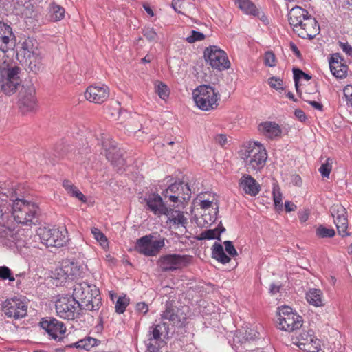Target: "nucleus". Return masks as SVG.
<instances>
[{
    "label": "nucleus",
    "mask_w": 352,
    "mask_h": 352,
    "mask_svg": "<svg viewBox=\"0 0 352 352\" xmlns=\"http://www.w3.org/2000/svg\"><path fill=\"white\" fill-rule=\"evenodd\" d=\"M63 186L70 196L76 197L84 203L87 201L86 197L70 181L64 180Z\"/></svg>",
    "instance_id": "obj_33"
},
{
    "label": "nucleus",
    "mask_w": 352,
    "mask_h": 352,
    "mask_svg": "<svg viewBox=\"0 0 352 352\" xmlns=\"http://www.w3.org/2000/svg\"><path fill=\"white\" fill-rule=\"evenodd\" d=\"M239 8L247 14L259 16L260 11L250 0H234Z\"/></svg>",
    "instance_id": "obj_32"
},
{
    "label": "nucleus",
    "mask_w": 352,
    "mask_h": 352,
    "mask_svg": "<svg viewBox=\"0 0 352 352\" xmlns=\"http://www.w3.org/2000/svg\"><path fill=\"white\" fill-rule=\"evenodd\" d=\"M212 257L222 264L230 261V258L226 254L222 245L219 243H214L212 247Z\"/></svg>",
    "instance_id": "obj_31"
},
{
    "label": "nucleus",
    "mask_w": 352,
    "mask_h": 352,
    "mask_svg": "<svg viewBox=\"0 0 352 352\" xmlns=\"http://www.w3.org/2000/svg\"><path fill=\"white\" fill-rule=\"evenodd\" d=\"M309 16V12L299 6L293 8L288 14V20L293 30L296 34L298 28H303L302 24Z\"/></svg>",
    "instance_id": "obj_20"
},
{
    "label": "nucleus",
    "mask_w": 352,
    "mask_h": 352,
    "mask_svg": "<svg viewBox=\"0 0 352 352\" xmlns=\"http://www.w3.org/2000/svg\"><path fill=\"white\" fill-rule=\"evenodd\" d=\"M188 261V256L172 254L161 256L157 261V265L163 272H168L186 266Z\"/></svg>",
    "instance_id": "obj_11"
},
{
    "label": "nucleus",
    "mask_w": 352,
    "mask_h": 352,
    "mask_svg": "<svg viewBox=\"0 0 352 352\" xmlns=\"http://www.w3.org/2000/svg\"><path fill=\"white\" fill-rule=\"evenodd\" d=\"M241 158L249 173L260 172L265 166L267 153L265 146L258 142H249L241 150Z\"/></svg>",
    "instance_id": "obj_3"
},
{
    "label": "nucleus",
    "mask_w": 352,
    "mask_h": 352,
    "mask_svg": "<svg viewBox=\"0 0 352 352\" xmlns=\"http://www.w3.org/2000/svg\"><path fill=\"white\" fill-rule=\"evenodd\" d=\"M192 95L196 105L202 111L214 109L219 104L220 95L210 85L199 86L193 91Z\"/></svg>",
    "instance_id": "obj_5"
},
{
    "label": "nucleus",
    "mask_w": 352,
    "mask_h": 352,
    "mask_svg": "<svg viewBox=\"0 0 352 352\" xmlns=\"http://www.w3.org/2000/svg\"><path fill=\"white\" fill-rule=\"evenodd\" d=\"M0 279H8L10 281H14V278L12 276L11 270L6 266H0Z\"/></svg>",
    "instance_id": "obj_53"
},
{
    "label": "nucleus",
    "mask_w": 352,
    "mask_h": 352,
    "mask_svg": "<svg viewBox=\"0 0 352 352\" xmlns=\"http://www.w3.org/2000/svg\"><path fill=\"white\" fill-rule=\"evenodd\" d=\"M205 38V35L198 31L192 30L190 35L186 37V40L189 43H193L196 41H203Z\"/></svg>",
    "instance_id": "obj_51"
},
{
    "label": "nucleus",
    "mask_w": 352,
    "mask_h": 352,
    "mask_svg": "<svg viewBox=\"0 0 352 352\" xmlns=\"http://www.w3.org/2000/svg\"><path fill=\"white\" fill-rule=\"evenodd\" d=\"M22 206V200L21 199H16L12 206V215L15 219L16 221L21 223V207Z\"/></svg>",
    "instance_id": "obj_49"
},
{
    "label": "nucleus",
    "mask_w": 352,
    "mask_h": 352,
    "mask_svg": "<svg viewBox=\"0 0 352 352\" xmlns=\"http://www.w3.org/2000/svg\"><path fill=\"white\" fill-rule=\"evenodd\" d=\"M15 36L12 28L0 21V52L3 54L12 51L15 46Z\"/></svg>",
    "instance_id": "obj_14"
},
{
    "label": "nucleus",
    "mask_w": 352,
    "mask_h": 352,
    "mask_svg": "<svg viewBox=\"0 0 352 352\" xmlns=\"http://www.w3.org/2000/svg\"><path fill=\"white\" fill-rule=\"evenodd\" d=\"M165 199L173 203H183L191 197V190L187 184L175 182L170 184L162 193Z\"/></svg>",
    "instance_id": "obj_8"
},
{
    "label": "nucleus",
    "mask_w": 352,
    "mask_h": 352,
    "mask_svg": "<svg viewBox=\"0 0 352 352\" xmlns=\"http://www.w3.org/2000/svg\"><path fill=\"white\" fill-rule=\"evenodd\" d=\"M146 210L151 211L155 215L161 217L162 215H168L173 210L167 207L160 195L157 193H151L146 195L144 199Z\"/></svg>",
    "instance_id": "obj_12"
},
{
    "label": "nucleus",
    "mask_w": 352,
    "mask_h": 352,
    "mask_svg": "<svg viewBox=\"0 0 352 352\" xmlns=\"http://www.w3.org/2000/svg\"><path fill=\"white\" fill-rule=\"evenodd\" d=\"M240 188L248 195L254 197L261 190L259 184L250 175H243L239 180Z\"/></svg>",
    "instance_id": "obj_24"
},
{
    "label": "nucleus",
    "mask_w": 352,
    "mask_h": 352,
    "mask_svg": "<svg viewBox=\"0 0 352 352\" xmlns=\"http://www.w3.org/2000/svg\"><path fill=\"white\" fill-rule=\"evenodd\" d=\"M19 72L20 68L18 67H12L8 70L7 80L2 87L6 94L14 93L17 87L20 86L21 80L19 76Z\"/></svg>",
    "instance_id": "obj_22"
},
{
    "label": "nucleus",
    "mask_w": 352,
    "mask_h": 352,
    "mask_svg": "<svg viewBox=\"0 0 352 352\" xmlns=\"http://www.w3.org/2000/svg\"><path fill=\"white\" fill-rule=\"evenodd\" d=\"M69 241L68 232L65 228H36L34 231L23 228V247L41 249L40 245L46 247L60 248Z\"/></svg>",
    "instance_id": "obj_1"
},
{
    "label": "nucleus",
    "mask_w": 352,
    "mask_h": 352,
    "mask_svg": "<svg viewBox=\"0 0 352 352\" xmlns=\"http://www.w3.org/2000/svg\"><path fill=\"white\" fill-rule=\"evenodd\" d=\"M25 95H23V115L29 113H34L37 110V101L34 96L35 89L32 83L27 85Z\"/></svg>",
    "instance_id": "obj_25"
},
{
    "label": "nucleus",
    "mask_w": 352,
    "mask_h": 352,
    "mask_svg": "<svg viewBox=\"0 0 352 352\" xmlns=\"http://www.w3.org/2000/svg\"><path fill=\"white\" fill-rule=\"evenodd\" d=\"M315 338L313 331H304L299 335L298 344V346L300 348V346H305V344H307L309 342H312L314 338Z\"/></svg>",
    "instance_id": "obj_38"
},
{
    "label": "nucleus",
    "mask_w": 352,
    "mask_h": 352,
    "mask_svg": "<svg viewBox=\"0 0 352 352\" xmlns=\"http://www.w3.org/2000/svg\"><path fill=\"white\" fill-rule=\"evenodd\" d=\"M223 244L225 245L226 251L228 252V254L231 256H235L237 255V251L235 249L234 246L233 245V243L230 241H226L223 242Z\"/></svg>",
    "instance_id": "obj_59"
},
{
    "label": "nucleus",
    "mask_w": 352,
    "mask_h": 352,
    "mask_svg": "<svg viewBox=\"0 0 352 352\" xmlns=\"http://www.w3.org/2000/svg\"><path fill=\"white\" fill-rule=\"evenodd\" d=\"M332 169V162L330 158H328L319 168V172L323 177L328 178Z\"/></svg>",
    "instance_id": "obj_47"
},
{
    "label": "nucleus",
    "mask_w": 352,
    "mask_h": 352,
    "mask_svg": "<svg viewBox=\"0 0 352 352\" xmlns=\"http://www.w3.org/2000/svg\"><path fill=\"white\" fill-rule=\"evenodd\" d=\"M77 300L73 295L60 297L56 302V311L58 316L67 320H74L78 318L84 309Z\"/></svg>",
    "instance_id": "obj_7"
},
{
    "label": "nucleus",
    "mask_w": 352,
    "mask_h": 352,
    "mask_svg": "<svg viewBox=\"0 0 352 352\" xmlns=\"http://www.w3.org/2000/svg\"><path fill=\"white\" fill-rule=\"evenodd\" d=\"M277 327L278 329L292 332L298 329L302 325V318L292 308L288 306L278 307Z\"/></svg>",
    "instance_id": "obj_6"
},
{
    "label": "nucleus",
    "mask_w": 352,
    "mask_h": 352,
    "mask_svg": "<svg viewBox=\"0 0 352 352\" xmlns=\"http://www.w3.org/2000/svg\"><path fill=\"white\" fill-rule=\"evenodd\" d=\"M293 74H294V80L295 82V87L296 89V91H298V81L301 78H304L306 80H309L311 78V76L309 74L303 72L302 70L298 68H294L293 69Z\"/></svg>",
    "instance_id": "obj_43"
},
{
    "label": "nucleus",
    "mask_w": 352,
    "mask_h": 352,
    "mask_svg": "<svg viewBox=\"0 0 352 352\" xmlns=\"http://www.w3.org/2000/svg\"><path fill=\"white\" fill-rule=\"evenodd\" d=\"M22 310V301L18 298L7 299L3 305V311L10 318L18 319Z\"/></svg>",
    "instance_id": "obj_26"
},
{
    "label": "nucleus",
    "mask_w": 352,
    "mask_h": 352,
    "mask_svg": "<svg viewBox=\"0 0 352 352\" xmlns=\"http://www.w3.org/2000/svg\"><path fill=\"white\" fill-rule=\"evenodd\" d=\"M74 265V263H71V266H64L63 267L56 269L54 273V275L56 279H70L72 278L74 274L69 272V268L72 269V266Z\"/></svg>",
    "instance_id": "obj_37"
},
{
    "label": "nucleus",
    "mask_w": 352,
    "mask_h": 352,
    "mask_svg": "<svg viewBox=\"0 0 352 352\" xmlns=\"http://www.w3.org/2000/svg\"><path fill=\"white\" fill-rule=\"evenodd\" d=\"M23 212L25 213V216L23 218V226L32 227V226H36L38 223V207L34 203L31 201L27 200L23 198Z\"/></svg>",
    "instance_id": "obj_19"
},
{
    "label": "nucleus",
    "mask_w": 352,
    "mask_h": 352,
    "mask_svg": "<svg viewBox=\"0 0 352 352\" xmlns=\"http://www.w3.org/2000/svg\"><path fill=\"white\" fill-rule=\"evenodd\" d=\"M155 91L161 99L166 100L170 94V90L167 85L162 82L155 85Z\"/></svg>",
    "instance_id": "obj_46"
},
{
    "label": "nucleus",
    "mask_w": 352,
    "mask_h": 352,
    "mask_svg": "<svg viewBox=\"0 0 352 352\" xmlns=\"http://www.w3.org/2000/svg\"><path fill=\"white\" fill-rule=\"evenodd\" d=\"M306 300L311 305L322 307L323 302V292L320 289L311 288L306 292Z\"/></svg>",
    "instance_id": "obj_28"
},
{
    "label": "nucleus",
    "mask_w": 352,
    "mask_h": 352,
    "mask_svg": "<svg viewBox=\"0 0 352 352\" xmlns=\"http://www.w3.org/2000/svg\"><path fill=\"white\" fill-rule=\"evenodd\" d=\"M41 327L53 339L56 340L58 334H63L66 328L64 324L54 318H43L40 322Z\"/></svg>",
    "instance_id": "obj_15"
},
{
    "label": "nucleus",
    "mask_w": 352,
    "mask_h": 352,
    "mask_svg": "<svg viewBox=\"0 0 352 352\" xmlns=\"http://www.w3.org/2000/svg\"><path fill=\"white\" fill-rule=\"evenodd\" d=\"M91 234L94 235V239L98 241L101 245L107 244V239L105 235L97 228H91Z\"/></svg>",
    "instance_id": "obj_48"
},
{
    "label": "nucleus",
    "mask_w": 352,
    "mask_h": 352,
    "mask_svg": "<svg viewBox=\"0 0 352 352\" xmlns=\"http://www.w3.org/2000/svg\"><path fill=\"white\" fill-rule=\"evenodd\" d=\"M273 199L276 208L278 210H281L283 208L282 194L279 188H274Z\"/></svg>",
    "instance_id": "obj_50"
},
{
    "label": "nucleus",
    "mask_w": 352,
    "mask_h": 352,
    "mask_svg": "<svg viewBox=\"0 0 352 352\" xmlns=\"http://www.w3.org/2000/svg\"><path fill=\"white\" fill-rule=\"evenodd\" d=\"M166 309L161 314L163 320H168L173 322V324H179L181 322V319L177 314V309L173 307L171 303L167 302L165 305Z\"/></svg>",
    "instance_id": "obj_29"
},
{
    "label": "nucleus",
    "mask_w": 352,
    "mask_h": 352,
    "mask_svg": "<svg viewBox=\"0 0 352 352\" xmlns=\"http://www.w3.org/2000/svg\"><path fill=\"white\" fill-rule=\"evenodd\" d=\"M303 28L296 30V34L302 38L313 39L320 32V26L314 17L309 14L302 24Z\"/></svg>",
    "instance_id": "obj_18"
},
{
    "label": "nucleus",
    "mask_w": 352,
    "mask_h": 352,
    "mask_svg": "<svg viewBox=\"0 0 352 352\" xmlns=\"http://www.w3.org/2000/svg\"><path fill=\"white\" fill-rule=\"evenodd\" d=\"M244 336H243V339L246 341V340H255L256 338H257L258 337V335L259 333L254 330V329H246L245 333H243Z\"/></svg>",
    "instance_id": "obj_57"
},
{
    "label": "nucleus",
    "mask_w": 352,
    "mask_h": 352,
    "mask_svg": "<svg viewBox=\"0 0 352 352\" xmlns=\"http://www.w3.org/2000/svg\"><path fill=\"white\" fill-rule=\"evenodd\" d=\"M300 349L307 352H318L320 349V340L314 338L312 342L305 344V346H300Z\"/></svg>",
    "instance_id": "obj_44"
},
{
    "label": "nucleus",
    "mask_w": 352,
    "mask_h": 352,
    "mask_svg": "<svg viewBox=\"0 0 352 352\" xmlns=\"http://www.w3.org/2000/svg\"><path fill=\"white\" fill-rule=\"evenodd\" d=\"M265 63L269 67H274L276 65V57L273 52H267L265 54Z\"/></svg>",
    "instance_id": "obj_56"
},
{
    "label": "nucleus",
    "mask_w": 352,
    "mask_h": 352,
    "mask_svg": "<svg viewBox=\"0 0 352 352\" xmlns=\"http://www.w3.org/2000/svg\"><path fill=\"white\" fill-rule=\"evenodd\" d=\"M100 343V340L88 336L75 343L67 345V346L69 348L76 347L86 351H89L93 346H98Z\"/></svg>",
    "instance_id": "obj_30"
},
{
    "label": "nucleus",
    "mask_w": 352,
    "mask_h": 352,
    "mask_svg": "<svg viewBox=\"0 0 352 352\" xmlns=\"http://www.w3.org/2000/svg\"><path fill=\"white\" fill-rule=\"evenodd\" d=\"M344 97L348 107H352V86L346 85L343 89Z\"/></svg>",
    "instance_id": "obj_54"
},
{
    "label": "nucleus",
    "mask_w": 352,
    "mask_h": 352,
    "mask_svg": "<svg viewBox=\"0 0 352 352\" xmlns=\"http://www.w3.org/2000/svg\"><path fill=\"white\" fill-rule=\"evenodd\" d=\"M72 295L84 310L96 311L102 305L99 289L95 285L87 282L76 283L74 285Z\"/></svg>",
    "instance_id": "obj_2"
},
{
    "label": "nucleus",
    "mask_w": 352,
    "mask_h": 352,
    "mask_svg": "<svg viewBox=\"0 0 352 352\" xmlns=\"http://www.w3.org/2000/svg\"><path fill=\"white\" fill-rule=\"evenodd\" d=\"M182 0H173L172 1V7L177 12L181 13V9L183 5Z\"/></svg>",
    "instance_id": "obj_62"
},
{
    "label": "nucleus",
    "mask_w": 352,
    "mask_h": 352,
    "mask_svg": "<svg viewBox=\"0 0 352 352\" xmlns=\"http://www.w3.org/2000/svg\"><path fill=\"white\" fill-rule=\"evenodd\" d=\"M50 12L51 14V19L54 21H58L65 16V9L56 4H52L50 8Z\"/></svg>",
    "instance_id": "obj_35"
},
{
    "label": "nucleus",
    "mask_w": 352,
    "mask_h": 352,
    "mask_svg": "<svg viewBox=\"0 0 352 352\" xmlns=\"http://www.w3.org/2000/svg\"><path fill=\"white\" fill-rule=\"evenodd\" d=\"M102 145L106 151V157L108 160L113 162L114 160L113 151L116 148V142L111 140H102Z\"/></svg>",
    "instance_id": "obj_36"
},
{
    "label": "nucleus",
    "mask_w": 352,
    "mask_h": 352,
    "mask_svg": "<svg viewBox=\"0 0 352 352\" xmlns=\"http://www.w3.org/2000/svg\"><path fill=\"white\" fill-rule=\"evenodd\" d=\"M169 331L168 324L166 322H160L159 324H153L149 328L148 334V341L151 340L155 342H160L166 344L165 342L161 339L162 336L165 338L168 336Z\"/></svg>",
    "instance_id": "obj_23"
},
{
    "label": "nucleus",
    "mask_w": 352,
    "mask_h": 352,
    "mask_svg": "<svg viewBox=\"0 0 352 352\" xmlns=\"http://www.w3.org/2000/svg\"><path fill=\"white\" fill-rule=\"evenodd\" d=\"M28 303H30V300L26 302L25 298L23 297V318H25L26 316H28V313H29L30 316H31V319L30 320H33V317L36 316V310H35L34 308H32V309H30L28 311Z\"/></svg>",
    "instance_id": "obj_58"
},
{
    "label": "nucleus",
    "mask_w": 352,
    "mask_h": 352,
    "mask_svg": "<svg viewBox=\"0 0 352 352\" xmlns=\"http://www.w3.org/2000/svg\"><path fill=\"white\" fill-rule=\"evenodd\" d=\"M316 233L320 238H331L336 234L333 228H327L322 225L318 227Z\"/></svg>",
    "instance_id": "obj_40"
},
{
    "label": "nucleus",
    "mask_w": 352,
    "mask_h": 352,
    "mask_svg": "<svg viewBox=\"0 0 352 352\" xmlns=\"http://www.w3.org/2000/svg\"><path fill=\"white\" fill-rule=\"evenodd\" d=\"M23 19L25 23L27 29L32 30L38 28L41 23V14L38 10H36L30 0H23Z\"/></svg>",
    "instance_id": "obj_13"
},
{
    "label": "nucleus",
    "mask_w": 352,
    "mask_h": 352,
    "mask_svg": "<svg viewBox=\"0 0 352 352\" xmlns=\"http://www.w3.org/2000/svg\"><path fill=\"white\" fill-rule=\"evenodd\" d=\"M294 115L301 122L305 121L307 118L305 112L301 109H296L294 112Z\"/></svg>",
    "instance_id": "obj_63"
},
{
    "label": "nucleus",
    "mask_w": 352,
    "mask_h": 352,
    "mask_svg": "<svg viewBox=\"0 0 352 352\" xmlns=\"http://www.w3.org/2000/svg\"><path fill=\"white\" fill-rule=\"evenodd\" d=\"M129 304V298L126 296H120L116 303V311L118 314H123Z\"/></svg>",
    "instance_id": "obj_39"
},
{
    "label": "nucleus",
    "mask_w": 352,
    "mask_h": 352,
    "mask_svg": "<svg viewBox=\"0 0 352 352\" xmlns=\"http://www.w3.org/2000/svg\"><path fill=\"white\" fill-rule=\"evenodd\" d=\"M226 231V228L221 224H219L218 227L214 229H209L202 232L201 234V239H217L221 241L220 235Z\"/></svg>",
    "instance_id": "obj_34"
},
{
    "label": "nucleus",
    "mask_w": 352,
    "mask_h": 352,
    "mask_svg": "<svg viewBox=\"0 0 352 352\" xmlns=\"http://www.w3.org/2000/svg\"><path fill=\"white\" fill-rule=\"evenodd\" d=\"M204 57L212 68L221 71L230 67V63L226 53L215 45L205 50Z\"/></svg>",
    "instance_id": "obj_10"
},
{
    "label": "nucleus",
    "mask_w": 352,
    "mask_h": 352,
    "mask_svg": "<svg viewBox=\"0 0 352 352\" xmlns=\"http://www.w3.org/2000/svg\"><path fill=\"white\" fill-rule=\"evenodd\" d=\"M338 45L342 50L352 58V46L347 42L338 41Z\"/></svg>",
    "instance_id": "obj_60"
},
{
    "label": "nucleus",
    "mask_w": 352,
    "mask_h": 352,
    "mask_svg": "<svg viewBox=\"0 0 352 352\" xmlns=\"http://www.w3.org/2000/svg\"><path fill=\"white\" fill-rule=\"evenodd\" d=\"M142 34L149 42L156 43L158 41V34L153 28L145 27L142 29Z\"/></svg>",
    "instance_id": "obj_45"
},
{
    "label": "nucleus",
    "mask_w": 352,
    "mask_h": 352,
    "mask_svg": "<svg viewBox=\"0 0 352 352\" xmlns=\"http://www.w3.org/2000/svg\"><path fill=\"white\" fill-rule=\"evenodd\" d=\"M151 234L144 236L137 240L135 250L146 256H156L165 245V239L153 240Z\"/></svg>",
    "instance_id": "obj_9"
},
{
    "label": "nucleus",
    "mask_w": 352,
    "mask_h": 352,
    "mask_svg": "<svg viewBox=\"0 0 352 352\" xmlns=\"http://www.w3.org/2000/svg\"><path fill=\"white\" fill-rule=\"evenodd\" d=\"M258 130L267 138L274 139L282 133L280 126L274 122L267 121L258 125Z\"/></svg>",
    "instance_id": "obj_27"
},
{
    "label": "nucleus",
    "mask_w": 352,
    "mask_h": 352,
    "mask_svg": "<svg viewBox=\"0 0 352 352\" xmlns=\"http://www.w3.org/2000/svg\"><path fill=\"white\" fill-rule=\"evenodd\" d=\"M41 52L38 47V43L36 39L28 37L23 41L24 69L34 74H36L41 68Z\"/></svg>",
    "instance_id": "obj_4"
},
{
    "label": "nucleus",
    "mask_w": 352,
    "mask_h": 352,
    "mask_svg": "<svg viewBox=\"0 0 352 352\" xmlns=\"http://www.w3.org/2000/svg\"><path fill=\"white\" fill-rule=\"evenodd\" d=\"M67 151V148L62 144H56L54 147V158L50 159V162L52 164H54L56 162V159L59 160L63 158L65 155Z\"/></svg>",
    "instance_id": "obj_42"
},
{
    "label": "nucleus",
    "mask_w": 352,
    "mask_h": 352,
    "mask_svg": "<svg viewBox=\"0 0 352 352\" xmlns=\"http://www.w3.org/2000/svg\"><path fill=\"white\" fill-rule=\"evenodd\" d=\"M330 70L337 78L343 79L346 77L348 66L344 58L339 54H333L329 60Z\"/></svg>",
    "instance_id": "obj_16"
},
{
    "label": "nucleus",
    "mask_w": 352,
    "mask_h": 352,
    "mask_svg": "<svg viewBox=\"0 0 352 352\" xmlns=\"http://www.w3.org/2000/svg\"><path fill=\"white\" fill-rule=\"evenodd\" d=\"M160 342H155L151 340L146 342V352H162L161 351Z\"/></svg>",
    "instance_id": "obj_55"
},
{
    "label": "nucleus",
    "mask_w": 352,
    "mask_h": 352,
    "mask_svg": "<svg viewBox=\"0 0 352 352\" xmlns=\"http://www.w3.org/2000/svg\"><path fill=\"white\" fill-rule=\"evenodd\" d=\"M109 96V90L107 86H89L85 92V98L91 102L101 104L104 102Z\"/></svg>",
    "instance_id": "obj_17"
},
{
    "label": "nucleus",
    "mask_w": 352,
    "mask_h": 352,
    "mask_svg": "<svg viewBox=\"0 0 352 352\" xmlns=\"http://www.w3.org/2000/svg\"><path fill=\"white\" fill-rule=\"evenodd\" d=\"M136 311L146 314L148 311V306L144 302H138L136 305Z\"/></svg>",
    "instance_id": "obj_61"
},
{
    "label": "nucleus",
    "mask_w": 352,
    "mask_h": 352,
    "mask_svg": "<svg viewBox=\"0 0 352 352\" xmlns=\"http://www.w3.org/2000/svg\"><path fill=\"white\" fill-rule=\"evenodd\" d=\"M345 208L342 206L339 207L336 211L334 210L332 212L334 223L336 226L339 235L342 237L349 235L347 232L348 228V219L346 216Z\"/></svg>",
    "instance_id": "obj_21"
},
{
    "label": "nucleus",
    "mask_w": 352,
    "mask_h": 352,
    "mask_svg": "<svg viewBox=\"0 0 352 352\" xmlns=\"http://www.w3.org/2000/svg\"><path fill=\"white\" fill-rule=\"evenodd\" d=\"M177 215H172L171 218L169 219L170 221L175 225H181L186 228L188 224V219L185 217L184 212L179 211H175Z\"/></svg>",
    "instance_id": "obj_41"
},
{
    "label": "nucleus",
    "mask_w": 352,
    "mask_h": 352,
    "mask_svg": "<svg viewBox=\"0 0 352 352\" xmlns=\"http://www.w3.org/2000/svg\"><path fill=\"white\" fill-rule=\"evenodd\" d=\"M269 85L271 87L274 88L276 90H283V80L279 78H276L274 76L270 77L268 79Z\"/></svg>",
    "instance_id": "obj_52"
},
{
    "label": "nucleus",
    "mask_w": 352,
    "mask_h": 352,
    "mask_svg": "<svg viewBox=\"0 0 352 352\" xmlns=\"http://www.w3.org/2000/svg\"><path fill=\"white\" fill-rule=\"evenodd\" d=\"M215 142L219 144L221 146H223L227 142V138L225 135L220 134L215 137Z\"/></svg>",
    "instance_id": "obj_64"
}]
</instances>
